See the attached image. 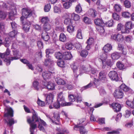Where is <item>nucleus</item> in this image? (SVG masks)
Listing matches in <instances>:
<instances>
[{
    "label": "nucleus",
    "mask_w": 134,
    "mask_h": 134,
    "mask_svg": "<svg viewBox=\"0 0 134 134\" xmlns=\"http://www.w3.org/2000/svg\"><path fill=\"white\" fill-rule=\"evenodd\" d=\"M64 16L65 18L64 21V24L68 26L72 25L71 20L70 18L69 14L66 13L65 14Z\"/></svg>",
    "instance_id": "16"
},
{
    "label": "nucleus",
    "mask_w": 134,
    "mask_h": 134,
    "mask_svg": "<svg viewBox=\"0 0 134 134\" xmlns=\"http://www.w3.org/2000/svg\"><path fill=\"white\" fill-rule=\"evenodd\" d=\"M51 8V5L50 3H48L44 7V9L45 12H49Z\"/></svg>",
    "instance_id": "60"
},
{
    "label": "nucleus",
    "mask_w": 134,
    "mask_h": 134,
    "mask_svg": "<svg viewBox=\"0 0 134 134\" xmlns=\"http://www.w3.org/2000/svg\"><path fill=\"white\" fill-rule=\"evenodd\" d=\"M14 111L11 108H5V113L4 116L7 117V119H4L5 122L7 124V125L9 127H11V129H12V126L15 123L17 122L16 120H14V119L12 117L13 116Z\"/></svg>",
    "instance_id": "1"
},
{
    "label": "nucleus",
    "mask_w": 134,
    "mask_h": 134,
    "mask_svg": "<svg viewBox=\"0 0 134 134\" xmlns=\"http://www.w3.org/2000/svg\"><path fill=\"white\" fill-rule=\"evenodd\" d=\"M23 29L26 32L29 31L30 27V24H23Z\"/></svg>",
    "instance_id": "41"
},
{
    "label": "nucleus",
    "mask_w": 134,
    "mask_h": 134,
    "mask_svg": "<svg viewBox=\"0 0 134 134\" xmlns=\"http://www.w3.org/2000/svg\"><path fill=\"white\" fill-rule=\"evenodd\" d=\"M55 57L59 60L63 59V54L59 52H56L55 54Z\"/></svg>",
    "instance_id": "43"
},
{
    "label": "nucleus",
    "mask_w": 134,
    "mask_h": 134,
    "mask_svg": "<svg viewBox=\"0 0 134 134\" xmlns=\"http://www.w3.org/2000/svg\"><path fill=\"white\" fill-rule=\"evenodd\" d=\"M7 14L4 12L0 11V18L2 19H4L6 17Z\"/></svg>",
    "instance_id": "64"
},
{
    "label": "nucleus",
    "mask_w": 134,
    "mask_h": 134,
    "mask_svg": "<svg viewBox=\"0 0 134 134\" xmlns=\"http://www.w3.org/2000/svg\"><path fill=\"white\" fill-rule=\"evenodd\" d=\"M39 83L36 80H35L33 82L32 85L35 90L38 91L39 90Z\"/></svg>",
    "instance_id": "40"
},
{
    "label": "nucleus",
    "mask_w": 134,
    "mask_h": 134,
    "mask_svg": "<svg viewBox=\"0 0 134 134\" xmlns=\"http://www.w3.org/2000/svg\"><path fill=\"white\" fill-rule=\"evenodd\" d=\"M103 104V103H100L99 104H97L95 105L94 107H90V111H91V114H93V111L94 110V108H98V107H100V106H102Z\"/></svg>",
    "instance_id": "56"
},
{
    "label": "nucleus",
    "mask_w": 134,
    "mask_h": 134,
    "mask_svg": "<svg viewBox=\"0 0 134 134\" xmlns=\"http://www.w3.org/2000/svg\"><path fill=\"white\" fill-rule=\"evenodd\" d=\"M88 14L92 17L95 18L97 16V13L95 9H92L88 11Z\"/></svg>",
    "instance_id": "29"
},
{
    "label": "nucleus",
    "mask_w": 134,
    "mask_h": 134,
    "mask_svg": "<svg viewBox=\"0 0 134 134\" xmlns=\"http://www.w3.org/2000/svg\"><path fill=\"white\" fill-rule=\"evenodd\" d=\"M72 3L70 1L65 2L63 4L64 7L66 9H68L71 5Z\"/></svg>",
    "instance_id": "53"
},
{
    "label": "nucleus",
    "mask_w": 134,
    "mask_h": 134,
    "mask_svg": "<svg viewBox=\"0 0 134 134\" xmlns=\"http://www.w3.org/2000/svg\"><path fill=\"white\" fill-rule=\"evenodd\" d=\"M55 81L59 85H64L66 83V82L59 77H57Z\"/></svg>",
    "instance_id": "27"
},
{
    "label": "nucleus",
    "mask_w": 134,
    "mask_h": 134,
    "mask_svg": "<svg viewBox=\"0 0 134 134\" xmlns=\"http://www.w3.org/2000/svg\"><path fill=\"white\" fill-rule=\"evenodd\" d=\"M107 75V73L105 71H101L99 73V78L100 80H105L106 79Z\"/></svg>",
    "instance_id": "22"
},
{
    "label": "nucleus",
    "mask_w": 134,
    "mask_h": 134,
    "mask_svg": "<svg viewBox=\"0 0 134 134\" xmlns=\"http://www.w3.org/2000/svg\"><path fill=\"white\" fill-rule=\"evenodd\" d=\"M34 112L32 117L31 118L29 116H28L27 117V118H29L31 121L32 123L36 124V122H37L38 124L41 123L44 126H46L47 124L43 120L39 118L37 113L35 110H33Z\"/></svg>",
    "instance_id": "3"
},
{
    "label": "nucleus",
    "mask_w": 134,
    "mask_h": 134,
    "mask_svg": "<svg viewBox=\"0 0 134 134\" xmlns=\"http://www.w3.org/2000/svg\"><path fill=\"white\" fill-rule=\"evenodd\" d=\"M41 23L43 24L49 22V20L47 17L42 18L41 20Z\"/></svg>",
    "instance_id": "52"
},
{
    "label": "nucleus",
    "mask_w": 134,
    "mask_h": 134,
    "mask_svg": "<svg viewBox=\"0 0 134 134\" xmlns=\"http://www.w3.org/2000/svg\"><path fill=\"white\" fill-rule=\"evenodd\" d=\"M70 16L71 15L73 20L75 21H78L80 19L79 15L73 13L72 14H69Z\"/></svg>",
    "instance_id": "46"
},
{
    "label": "nucleus",
    "mask_w": 134,
    "mask_h": 134,
    "mask_svg": "<svg viewBox=\"0 0 134 134\" xmlns=\"http://www.w3.org/2000/svg\"><path fill=\"white\" fill-rule=\"evenodd\" d=\"M30 118H27V122L29 124L30 126V130L31 133L30 134H34V130L37 127V124L35 123H32Z\"/></svg>",
    "instance_id": "14"
},
{
    "label": "nucleus",
    "mask_w": 134,
    "mask_h": 134,
    "mask_svg": "<svg viewBox=\"0 0 134 134\" xmlns=\"http://www.w3.org/2000/svg\"><path fill=\"white\" fill-rule=\"evenodd\" d=\"M122 15L125 18H129L131 16V14L129 12H126L122 13Z\"/></svg>",
    "instance_id": "55"
},
{
    "label": "nucleus",
    "mask_w": 134,
    "mask_h": 134,
    "mask_svg": "<svg viewBox=\"0 0 134 134\" xmlns=\"http://www.w3.org/2000/svg\"><path fill=\"white\" fill-rule=\"evenodd\" d=\"M116 65L117 68L120 70H123L125 68L124 64L122 63L120 61L116 63Z\"/></svg>",
    "instance_id": "45"
},
{
    "label": "nucleus",
    "mask_w": 134,
    "mask_h": 134,
    "mask_svg": "<svg viewBox=\"0 0 134 134\" xmlns=\"http://www.w3.org/2000/svg\"><path fill=\"white\" fill-rule=\"evenodd\" d=\"M43 28L45 31H48L50 30L51 28V25L50 24V22L43 24Z\"/></svg>",
    "instance_id": "32"
},
{
    "label": "nucleus",
    "mask_w": 134,
    "mask_h": 134,
    "mask_svg": "<svg viewBox=\"0 0 134 134\" xmlns=\"http://www.w3.org/2000/svg\"><path fill=\"white\" fill-rule=\"evenodd\" d=\"M112 106L114 111L116 112L120 111L121 108L120 104L118 103H112Z\"/></svg>",
    "instance_id": "19"
},
{
    "label": "nucleus",
    "mask_w": 134,
    "mask_h": 134,
    "mask_svg": "<svg viewBox=\"0 0 134 134\" xmlns=\"http://www.w3.org/2000/svg\"><path fill=\"white\" fill-rule=\"evenodd\" d=\"M129 87L124 84H122L119 87L116 89L114 92L113 95L116 98H122L124 95L122 90L125 92H127L129 90Z\"/></svg>",
    "instance_id": "2"
},
{
    "label": "nucleus",
    "mask_w": 134,
    "mask_h": 134,
    "mask_svg": "<svg viewBox=\"0 0 134 134\" xmlns=\"http://www.w3.org/2000/svg\"><path fill=\"white\" fill-rule=\"evenodd\" d=\"M97 30L100 35H102L105 32L103 26L96 27Z\"/></svg>",
    "instance_id": "36"
},
{
    "label": "nucleus",
    "mask_w": 134,
    "mask_h": 134,
    "mask_svg": "<svg viewBox=\"0 0 134 134\" xmlns=\"http://www.w3.org/2000/svg\"><path fill=\"white\" fill-rule=\"evenodd\" d=\"M66 49L68 50L72 49L74 47L73 44L71 42L66 43L65 45Z\"/></svg>",
    "instance_id": "34"
},
{
    "label": "nucleus",
    "mask_w": 134,
    "mask_h": 134,
    "mask_svg": "<svg viewBox=\"0 0 134 134\" xmlns=\"http://www.w3.org/2000/svg\"><path fill=\"white\" fill-rule=\"evenodd\" d=\"M68 31L69 33L72 32L74 30V27L71 25L68 26H67Z\"/></svg>",
    "instance_id": "59"
},
{
    "label": "nucleus",
    "mask_w": 134,
    "mask_h": 134,
    "mask_svg": "<svg viewBox=\"0 0 134 134\" xmlns=\"http://www.w3.org/2000/svg\"><path fill=\"white\" fill-rule=\"evenodd\" d=\"M112 46L110 44L108 43L104 46L103 48V50L105 53H107L112 49Z\"/></svg>",
    "instance_id": "23"
},
{
    "label": "nucleus",
    "mask_w": 134,
    "mask_h": 134,
    "mask_svg": "<svg viewBox=\"0 0 134 134\" xmlns=\"http://www.w3.org/2000/svg\"><path fill=\"white\" fill-rule=\"evenodd\" d=\"M15 14L13 11H12L9 13V19L12 20H14L15 19Z\"/></svg>",
    "instance_id": "49"
},
{
    "label": "nucleus",
    "mask_w": 134,
    "mask_h": 134,
    "mask_svg": "<svg viewBox=\"0 0 134 134\" xmlns=\"http://www.w3.org/2000/svg\"><path fill=\"white\" fill-rule=\"evenodd\" d=\"M91 20L87 16L83 18V21L85 24H90L91 23Z\"/></svg>",
    "instance_id": "47"
},
{
    "label": "nucleus",
    "mask_w": 134,
    "mask_h": 134,
    "mask_svg": "<svg viewBox=\"0 0 134 134\" xmlns=\"http://www.w3.org/2000/svg\"><path fill=\"white\" fill-rule=\"evenodd\" d=\"M118 50L121 51L122 53L124 54L125 55L126 54V52L123 51V49H124V47L123 44L121 43H118Z\"/></svg>",
    "instance_id": "39"
},
{
    "label": "nucleus",
    "mask_w": 134,
    "mask_h": 134,
    "mask_svg": "<svg viewBox=\"0 0 134 134\" xmlns=\"http://www.w3.org/2000/svg\"><path fill=\"white\" fill-rule=\"evenodd\" d=\"M45 52L46 57L47 58L45 60L44 64L46 66H49L50 65L53 64L54 62L49 54H52L54 52V51L52 49H47L46 50Z\"/></svg>",
    "instance_id": "4"
},
{
    "label": "nucleus",
    "mask_w": 134,
    "mask_h": 134,
    "mask_svg": "<svg viewBox=\"0 0 134 134\" xmlns=\"http://www.w3.org/2000/svg\"><path fill=\"white\" fill-rule=\"evenodd\" d=\"M59 40L62 42H64L66 40V36L63 33H61L59 36Z\"/></svg>",
    "instance_id": "42"
},
{
    "label": "nucleus",
    "mask_w": 134,
    "mask_h": 134,
    "mask_svg": "<svg viewBox=\"0 0 134 134\" xmlns=\"http://www.w3.org/2000/svg\"><path fill=\"white\" fill-rule=\"evenodd\" d=\"M75 11L78 13H80L82 11V8L80 3L77 5L75 7Z\"/></svg>",
    "instance_id": "48"
},
{
    "label": "nucleus",
    "mask_w": 134,
    "mask_h": 134,
    "mask_svg": "<svg viewBox=\"0 0 134 134\" xmlns=\"http://www.w3.org/2000/svg\"><path fill=\"white\" fill-rule=\"evenodd\" d=\"M48 71L43 72L42 74V76L44 79L46 80L51 78V76L53 72L51 71L54 70V68L52 67H49Z\"/></svg>",
    "instance_id": "10"
},
{
    "label": "nucleus",
    "mask_w": 134,
    "mask_h": 134,
    "mask_svg": "<svg viewBox=\"0 0 134 134\" xmlns=\"http://www.w3.org/2000/svg\"><path fill=\"white\" fill-rule=\"evenodd\" d=\"M114 24V21L113 20L108 21L105 24V25L108 27H112Z\"/></svg>",
    "instance_id": "51"
},
{
    "label": "nucleus",
    "mask_w": 134,
    "mask_h": 134,
    "mask_svg": "<svg viewBox=\"0 0 134 134\" xmlns=\"http://www.w3.org/2000/svg\"><path fill=\"white\" fill-rule=\"evenodd\" d=\"M58 65L60 67H65V63L64 61L60 60L58 61L57 63Z\"/></svg>",
    "instance_id": "63"
},
{
    "label": "nucleus",
    "mask_w": 134,
    "mask_h": 134,
    "mask_svg": "<svg viewBox=\"0 0 134 134\" xmlns=\"http://www.w3.org/2000/svg\"><path fill=\"white\" fill-rule=\"evenodd\" d=\"M17 33V31L15 30H13L10 32L9 34V36L11 37H14Z\"/></svg>",
    "instance_id": "54"
},
{
    "label": "nucleus",
    "mask_w": 134,
    "mask_h": 134,
    "mask_svg": "<svg viewBox=\"0 0 134 134\" xmlns=\"http://www.w3.org/2000/svg\"><path fill=\"white\" fill-rule=\"evenodd\" d=\"M77 64L76 63H74L72 64L71 66L72 69L74 72H76V74L78 75L79 74H78L77 73V71H78V67L77 66Z\"/></svg>",
    "instance_id": "33"
},
{
    "label": "nucleus",
    "mask_w": 134,
    "mask_h": 134,
    "mask_svg": "<svg viewBox=\"0 0 134 134\" xmlns=\"http://www.w3.org/2000/svg\"><path fill=\"white\" fill-rule=\"evenodd\" d=\"M125 28L128 29L130 30L134 27V24H133L131 21H128L125 24Z\"/></svg>",
    "instance_id": "30"
},
{
    "label": "nucleus",
    "mask_w": 134,
    "mask_h": 134,
    "mask_svg": "<svg viewBox=\"0 0 134 134\" xmlns=\"http://www.w3.org/2000/svg\"><path fill=\"white\" fill-rule=\"evenodd\" d=\"M126 104L130 107L132 109L134 108V103L133 101H130L129 100H127L126 102Z\"/></svg>",
    "instance_id": "35"
},
{
    "label": "nucleus",
    "mask_w": 134,
    "mask_h": 134,
    "mask_svg": "<svg viewBox=\"0 0 134 134\" xmlns=\"http://www.w3.org/2000/svg\"><path fill=\"white\" fill-rule=\"evenodd\" d=\"M37 103L41 107H43L45 105L44 102L41 100L39 98H38Z\"/></svg>",
    "instance_id": "62"
},
{
    "label": "nucleus",
    "mask_w": 134,
    "mask_h": 134,
    "mask_svg": "<svg viewBox=\"0 0 134 134\" xmlns=\"http://www.w3.org/2000/svg\"><path fill=\"white\" fill-rule=\"evenodd\" d=\"M41 37L44 41H47L49 39V37L48 33L44 31L43 32L41 35Z\"/></svg>",
    "instance_id": "25"
},
{
    "label": "nucleus",
    "mask_w": 134,
    "mask_h": 134,
    "mask_svg": "<svg viewBox=\"0 0 134 134\" xmlns=\"http://www.w3.org/2000/svg\"><path fill=\"white\" fill-rule=\"evenodd\" d=\"M93 81L92 82L93 83V86H94L96 87H97L100 84V81L98 79H96L95 78H94L93 79Z\"/></svg>",
    "instance_id": "38"
},
{
    "label": "nucleus",
    "mask_w": 134,
    "mask_h": 134,
    "mask_svg": "<svg viewBox=\"0 0 134 134\" xmlns=\"http://www.w3.org/2000/svg\"><path fill=\"white\" fill-rule=\"evenodd\" d=\"M22 11V15L25 18L30 17L32 15V10L28 8H23Z\"/></svg>",
    "instance_id": "8"
},
{
    "label": "nucleus",
    "mask_w": 134,
    "mask_h": 134,
    "mask_svg": "<svg viewBox=\"0 0 134 134\" xmlns=\"http://www.w3.org/2000/svg\"><path fill=\"white\" fill-rule=\"evenodd\" d=\"M109 77L112 80L117 81L119 80V77L117 72L114 71H110L108 74Z\"/></svg>",
    "instance_id": "11"
},
{
    "label": "nucleus",
    "mask_w": 134,
    "mask_h": 134,
    "mask_svg": "<svg viewBox=\"0 0 134 134\" xmlns=\"http://www.w3.org/2000/svg\"><path fill=\"white\" fill-rule=\"evenodd\" d=\"M94 39L92 37L89 38L87 40V45L86 46V47L88 50H89L90 49L91 47V46L94 44Z\"/></svg>",
    "instance_id": "24"
},
{
    "label": "nucleus",
    "mask_w": 134,
    "mask_h": 134,
    "mask_svg": "<svg viewBox=\"0 0 134 134\" xmlns=\"http://www.w3.org/2000/svg\"><path fill=\"white\" fill-rule=\"evenodd\" d=\"M71 54L69 52H65L63 54V59L69 60L72 57Z\"/></svg>",
    "instance_id": "21"
},
{
    "label": "nucleus",
    "mask_w": 134,
    "mask_h": 134,
    "mask_svg": "<svg viewBox=\"0 0 134 134\" xmlns=\"http://www.w3.org/2000/svg\"><path fill=\"white\" fill-rule=\"evenodd\" d=\"M98 60L100 63L102 64V67L103 68H105L107 65L111 67L113 64V63L110 60H108L107 62L106 61L105 59L103 60L100 58H99Z\"/></svg>",
    "instance_id": "9"
},
{
    "label": "nucleus",
    "mask_w": 134,
    "mask_h": 134,
    "mask_svg": "<svg viewBox=\"0 0 134 134\" xmlns=\"http://www.w3.org/2000/svg\"><path fill=\"white\" fill-rule=\"evenodd\" d=\"M95 24L97 26H103L105 25V23L103 20L101 19L97 18L94 20Z\"/></svg>",
    "instance_id": "20"
},
{
    "label": "nucleus",
    "mask_w": 134,
    "mask_h": 134,
    "mask_svg": "<svg viewBox=\"0 0 134 134\" xmlns=\"http://www.w3.org/2000/svg\"><path fill=\"white\" fill-rule=\"evenodd\" d=\"M57 101L59 102L62 106H70L72 103L70 102H66L65 101L64 97H63L62 92L58 94Z\"/></svg>",
    "instance_id": "6"
},
{
    "label": "nucleus",
    "mask_w": 134,
    "mask_h": 134,
    "mask_svg": "<svg viewBox=\"0 0 134 134\" xmlns=\"http://www.w3.org/2000/svg\"><path fill=\"white\" fill-rule=\"evenodd\" d=\"M117 30L118 31L121 30V32L122 34H128L130 32L129 30L124 28V26L121 23L118 24L117 27Z\"/></svg>",
    "instance_id": "13"
},
{
    "label": "nucleus",
    "mask_w": 134,
    "mask_h": 134,
    "mask_svg": "<svg viewBox=\"0 0 134 134\" xmlns=\"http://www.w3.org/2000/svg\"><path fill=\"white\" fill-rule=\"evenodd\" d=\"M57 130L58 132L56 134H65V133H69L68 131L65 129H61L58 128L57 129Z\"/></svg>",
    "instance_id": "37"
},
{
    "label": "nucleus",
    "mask_w": 134,
    "mask_h": 134,
    "mask_svg": "<svg viewBox=\"0 0 134 134\" xmlns=\"http://www.w3.org/2000/svg\"><path fill=\"white\" fill-rule=\"evenodd\" d=\"M110 38L111 40H113L116 42H122L123 41L124 37L122 35L119 34H114L111 35Z\"/></svg>",
    "instance_id": "7"
},
{
    "label": "nucleus",
    "mask_w": 134,
    "mask_h": 134,
    "mask_svg": "<svg viewBox=\"0 0 134 134\" xmlns=\"http://www.w3.org/2000/svg\"><path fill=\"white\" fill-rule=\"evenodd\" d=\"M88 54V51L86 50H82L80 52V55L82 57L86 58Z\"/></svg>",
    "instance_id": "44"
},
{
    "label": "nucleus",
    "mask_w": 134,
    "mask_h": 134,
    "mask_svg": "<svg viewBox=\"0 0 134 134\" xmlns=\"http://www.w3.org/2000/svg\"><path fill=\"white\" fill-rule=\"evenodd\" d=\"M54 96L51 93L48 94L46 98L45 102L46 104H49L52 103L53 101Z\"/></svg>",
    "instance_id": "18"
},
{
    "label": "nucleus",
    "mask_w": 134,
    "mask_h": 134,
    "mask_svg": "<svg viewBox=\"0 0 134 134\" xmlns=\"http://www.w3.org/2000/svg\"><path fill=\"white\" fill-rule=\"evenodd\" d=\"M124 4L125 6L127 8H130L131 6V3L127 0H125L124 2Z\"/></svg>",
    "instance_id": "58"
},
{
    "label": "nucleus",
    "mask_w": 134,
    "mask_h": 134,
    "mask_svg": "<svg viewBox=\"0 0 134 134\" xmlns=\"http://www.w3.org/2000/svg\"><path fill=\"white\" fill-rule=\"evenodd\" d=\"M113 18L114 20H119L120 19L119 15L116 13H113L112 15Z\"/></svg>",
    "instance_id": "57"
},
{
    "label": "nucleus",
    "mask_w": 134,
    "mask_h": 134,
    "mask_svg": "<svg viewBox=\"0 0 134 134\" xmlns=\"http://www.w3.org/2000/svg\"><path fill=\"white\" fill-rule=\"evenodd\" d=\"M68 97L69 101L71 102L76 101L78 103H80L82 101V97L81 94L76 91L74 94H69Z\"/></svg>",
    "instance_id": "5"
},
{
    "label": "nucleus",
    "mask_w": 134,
    "mask_h": 134,
    "mask_svg": "<svg viewBox=\"0 0 134 134\" xmlns=\"http://www.w3.org/2000/svg\"><path fill=\"white\" fill-rule=\"evenodd\" d=\"M111 56L113 59H117L120 57L121 53L118 52H115L111 54Z\"/></svg>",
    "instance_id": "28"
},
{
    "label": "nucleus",
    "mask_w": 134,
    "mask_h": 134,
    "mask_svg": "<svg viewBox=\"0 0 134 134\" xmlns=\"http://www.w3.org/2000/svg\"><path fill=\"white\" fill-rule=\"evenodd\" d=\"M93 86V83L92 81H91L88 84L82 87L80 89V90L81 92H82L83 90L89 88Z\"/></svg>",
    "instance_id": "31"
},
{
    "label": "nucleus",
    "mask_w": 134,
    "mask_h": 134,
    "mask_svg": "<svg viewBox=\"0 0 134 134\" xmlns=\"http://www.w3.org/2000/svg\"><path fill=\"white\" fill-rule=\"evenodd\" d=\"M47 117L49 118L50 120L53 123H55L57 125H58L59 124V122L60 121V115L58 113H54L53 116L54 119L55 120L57 121L58 122V123L56 122L55 121L53 120L51 118L49 117V116H47Z\"/></svg>",
    "instance_id": "17"
},
{
    "label": "nucleus",
    "mask_w": 134,
    "mask_h": 134,
    "mask_svg": "<svg viewBox=\"0 0 134 134\" xmlns=\"http://www.w3.org/2000/svg\"><path fill=\"white\" fill-rule=\"evenodd\" d=\"M78 128L79 129L80 132L81 134H87V131L82 126L79 125H75L74 127V129L75 130H78Z\"/></svg>",
    "instance_id": "12"
},
{
    "label": "nucleus",
    "mask_w": 134,
    "mask_h": 134,
    "mask_svg": "<svg viewBox=\"0 0 134 134\" xmlns=\"http://www.w3.org/2000/svg\"><path fill=\"white\" fill-rule=\"evenodd\" d=\"M13 55L14 56V57H11V60H13L18 59H19V51L17 50L13 51Z\"/></svg>",
    "instance_id": "26"
},
{
    "label": "nucleus",
    "mask_w": 134,
    "mask_h": 134,
    "mask_svg": "<svg viewBox=\"0 0 134 134\" xmlns=\"http://www.w3.org/2000/svg\"><path fill=\"white\" fill-rule=\"evenodd\" d=\"M45 86V88H46L49 90L52 91L55 89V84L53 82H49L47 83H45L43 84Z\"/></svg>",
    "instance_id": "15"
},
{
    "label": "nucleus",
    "mask_w": 134,
    "mask_h": 134,
    "mask_svg": "<svg viewBox=\"0 0 134 134\" xmlns=\"http://www.w3.org/2000/svg\"><path fill=\"white\" fill-rule=\"evenodd\" d=\"M114 10L115 12H120L121 9V7L120 5L115 4L114 7Z\"/></svg>",
    "instance_id": "50"
},
{
    "label": "nucleus",
    "mask_w": 134,
    "mask_h": 134,
    "mask_svg": "<svg viewBox=\"0 0 134 134\" xmlns=\"http://www.w3.org/2000/svg\"><path fill=\"white\" fill-rule=\"evenodd\" d=\"M125 41L127 42H131L133 39L132 37L130 35L125 36Z\"/></svg>",
    "instance_id": "61"
}]
</instances>
